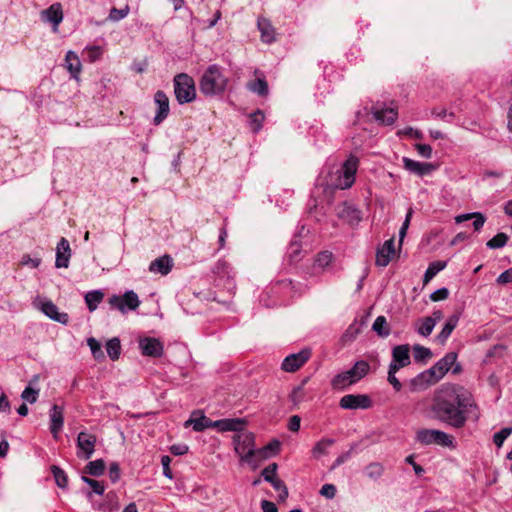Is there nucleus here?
Returning <instances> with one entry per match:
<instances>
[{
  "label": "nucleus",
  "mask_w": 512,
  "mask_h": 512,
  "mask_svg": "<svg viewBox=\"0 0 512 512\" xmlns=\"http://www.w3.org/2000/svg\"><path fill=\"white\" fill-rule=\"evenodd\" d=\"M477 410L471 392L456 384L442 385L437 389L430 406L433 419L454 429L463 428L471 414L477 419Z\"/></svg>",
  "instance_id": "obj_1"
},
{
  "label": "nucleus",
  "mask_w": 512,
  "mask_h": 512,
  "mask_svg": "<svg viewBox=\"0 0 512 512\" xmlns=\"http://www.w3.org/2000/svg\"><path fill=\"white\" fill-rule=\"evenodd\" d=\"M228 83L229 79L224 75L222 67L212 64L201 76L199 90L205 96H219L226 91Z\"/></svg>",
  "instance_id": "obj_2"
},
{
  "label": "nucleus",
  "mask_w": 512,
  "mask_h": 512,
  "mask_svg": "<svg viewBox=\"0 0 512 512\" xmlns=\"http://www.w3.org/2000/svg\"><path fill=\"white\" fill-rule=\"evenodd\" d=\"M370 371V365L364 360L355 362L348 371L339 373L331 380V386L335 390H343L364 378Z\"/></svg>",
  "instance_id": "obj_3"
},
{
  "label": "nucleus",
  "mask_w": 512,
  "mask_h": 512,
  "mask_svg": "<svg viewBox=\"0 0 512 512\" xmlns=\"http://www.w3.org/2000/svg\"><path fill=\"white\" fill-rule=\"evenodd\" d=\"M174 94L179 104L190 103L196 98L195 82L186 73L177 74L173 80Z\"/></svg>",
  "instance_id": "obj_4"
},
{
  "label": "nucleus",
  "mask_w": 512,
  "mask_h": 512,
  "mask_svg": "<svg viewBox=\"0 0 512 512\" xmlns=\"http://www.w3.org/2000/svg\"><path fill=\"white\" fill-rule=\"evenodd\" d=\"M416 441L423 445L436 444L442 447H454V437L437 429H420L416 432Z\"/></svg>",
  "instance_id": "obj_5"
},
{
  "label": "nucleus",
  "mask_w": 512,
  "mask_h": 512,
  "mask_svg": "<svg viewBox=\"0 0 512 512\" xmlns=\"http://www.w3.org/2000/svg\"><path fill=\"white\" fill-rule=\"evenodd\" d=\"M255 437L252 432H239L233 436V444L235 452L244 462H250L252 457L257 454L254 449Z\"/></svg>",
  "instance_id": "obj_6"
},
{
  "label": "nucleus",
  "mask_w": 512,
  "mask_h": 512,
  "mask_svg": "<svg viewBox=\"0 0 512 512\" xmlns=\"http://www.w3.org/2000/svg\"><path fill=\"white\" fill-rule=\"evenodd\" d=\"M109 304L112 308L125 314L128 310H136L140 305V300L133 290H128L122 296L112 295L109 298Z\"/></svg>",
  "instance_id": "obj_7"
},
{
  "label": "nucleus",
  "mask_w": 512,
  "mask_h": 512,
  "mask_svg": "<svg viewBox=\"0 0 512 512\" xmlns=\"http://www.w3.org/2000/svg\"><path fill=\"white\" fill-rule=\"evenodd\" d=\"M339 406L346 410H366L373 406V401L367 394H346L340 399Z\"/></svg>",
  "instance_id": "obj_8"
},
{
  "label": "nucleus",
  "mask_w": 512,
  "mask_h": 512,
  "mask_svg": "<svg viewBox=\"0 0 512 512\" xmlns=\"http://www.w3.org/2000/svg\"><path fill=\"white\" fill-rule=\"evenodd\" d=\"M97 437L94 434L81 431L77 436V457L80 459L88 460L92 457L95 451Z\"/></svg>",
  "instance_id": "obj_9"
},
{
  "label": "nucleus",
  "mask_w": 512,
  "mask_h": 512,
  "mask_svg": "<svg viewBox=\"0 0 512 512\" xmlns=\"http://www.w3.org/2000/svg\"><path fill=\"white\" fill-rule=\"evenodd\" d=\"M310 357L311 350L309 348H304L298 353L286 356L281 364V368L286 372H296L310 359Z\"/></svg>",
  "instance_id": "obj_10"
},
{
  "label": "nucleus",
  "mask_w": 512,
  "mask_h": 512,
  "mask_svg": "<svg viewBox=\"0 0 512 512\" xmlns=\"http://www.w3.org/2000/svg\"><path fill=\"white\" fill-rule=\"evenodd\" d=\"M457 360L455 352L447 353L443 358L438 360L428 371H432V381L436 383L451 369Z\"/></svg>",
  "instance_id": "obj_11"
},
{
  "label": "nucleus",
  "mask_w": 512,
  "mask_h": 512,
  "mask_svg": "<svg viewBox=\"0 0 512 512\" xmlns=\"http://www.w3.org/2000/svg\"><path fill=\"white\" fill-rule=\"evenodd\" d=\"M337 216L349 225H357L362 219V212L354 205L343 202L336 206Z\"/></svg>",
  "instance_id": "obj_12"
},
{
  "label": "nucleus",
  "mask_w": 512,
  "mask_h": 512,
  "mask_svg": "<svg viewBox=\"0 0 512 512\" xmlns=\"http://www.w3.org/2000/svg\"><path fill=\"white\" fill-rule=\"evenodd\" d=\"M154 103L157 106L156 114L153 118L155 126L160 125L169 115V98L162 90H158L154 94Z\"/></svg>",
  "instance_id": "obj_13"
},
{
  "label": "nucleus",
  "mask_w": 512,
  "mask_h": 512,
  "mask_svg": "<svg viewBox=\"0 0 512 512\" xmlns=\"http://www.w3.org/2000/svg\"><path fill=\"white\" fill-rule=\"evenodd\" d=\"M139 348L142 355L159 358L164 353L163 343L154 337H143L139 340Z\"/></svg>",
  "instance_id": "obj_14"
},
{
  "label": "nucleus",
  "mask_w": 512,
  "mask_h": 512,
  "mask_svg": "<svg viewBox=\"0 0 512 512\" xmlns=\"http://www.w3.org/2000/svg\"><path fill=\"white\" fill-rule=\"evenodd\" d=\"M357 167L358 159L355 157H350L343 163L341 167L343 180L339 185L341 189H348L353 185V183L355 182Z\"/></svg>",
  "instance_id": "obj_15"
},
{
  "label": "nucleus",
  "mask_w": 512,
  "mask_h": 512,
  "mask_svg": "<svg viewBox=\"0 0 512 512\" xmlns=\"http://www.w3.org/2000/svg\"><path fill=\"white\" fill-rule=\"evenodd\" d=\"M50 415V432L55 439L58 438L59 432L64 425V408L54 404L49 412Z\"/></svg>",
  "instance_id": "obj_16"
},
{
  "label": "nucleus",
  "mask_w": 512,
  "mask_h": 512,
  "mask_svg": "<svg viewBox=\"0 0 512 512\" xmlns=\"http://www.w3.org/2000/svg\"><path fill=\"white\" fill-rule=\"evenodd\" d=\"M394 253V238H390L377 249L375 264L379 267H386L390 263L391 257L394 255Z\"/></svg>",
  "instance_id": "obj_17"
},
{
  "label": "nucleus",
  "mask_w": 512,
  "mask_h": 512,
  "mask_svg": "<svg viewBox=\"0 0 512 512\" xmlns=\"http://www.w3.org/2000/svg\"><path fill=\"white\" fill-rule=\"evenodd\" d=\"M402 161L404 168L417 176L428 175L435 169L432 163H422L408 157H403Z\"/></svg>",
  "instance_id": "obj_18"
},
{
  "label": "nucleus",
  "mask_w": 512,
  "mask_h": 512,
  "mask_svg": "<svg viewBox=\"0 0 512 512\" xmlns=\"http://www.w3.org/2000/svg\"><path fill=\"white\" fill-rule=\"evenodd\" d=\"M371 113L374 119L380 124L392 125L398 116V113L393 108H384L379 105H375L371 108Z\"/></svg>",
  "instance_id": "obj_19"
},
{
  "label": "nucleus",
  "mask_w": 512,
  "mask_h": 512,
  "mask_svg": "<svg viewBox=\"0 0 512 512\" xmlns=\"http://www.w3.org/2000/svg\"><path fill=\"white\" fill-rule=\"evenodd\" d=\"M71 257V249L69 241L62 237L57 244L56 248V261L55 266L57 268H67Z\"/></svg>",
  "instance_id": "obj_20"
},
{
  "label": "nucleus",
  "mask_w": 512,
  "mask_h": 512,
  "mask_svg": "<svg viewBox=\"0 0 512 512\" xmlns=\"http://www.w3.org/2000/svg\"><path fill=\"white\" fill-rule=\"evenodd\" d=\"M247 421L243 418H224L220 420H216L217 430L219 432H239L244 430Z\"/></svg>",
  "instance_id": "obj_21"
},
{
  "label": "nucleus",
  "mask_w": 512,
  "mask_h": 512,
  "mask_svg": "<svg viewBox=\"0 0 512 512\" xmlns=\"http://www.w3.org/2000/svg\"><path fill=\"white\" fill-rule=\"evenodd\" d=\"M42 19L50 22L54 26V30L57 29L58 25L63 21V9L60 3H54L47 9L43 10Z\"/></svg>",
  "instance_id": "obj_22"
},
{
  "label": "nucleus",
  "mask_w": 512,
  "mask_h": 512,
  "mask_svg": "<svg viewBox=\"0 0 512 512\" xmlns=\"http://www.w3.org/2000/svg\"><path fill=\"white\" fill-rule=\"evenodd\" d=\"M41 311L50 319L61 324H67L69 316L67 313H60L58 307L50 300H46L41 304Z\"/></svg>",
  "instance_id": "obj_23"
},
{
  "label": "nucleus",
  "mask_w": 512,
  "mask_h": 512,
  "mask_svg": "<svg viewBox=\"0 0 512 512\" xmlns=\"http://www.w3.org/2000/svg\"><path fill=\"white\" fill-rule=\"evenodd\" d=\"M257 26L261 33L262 42L271 44L276 40V30L269 19L259 17L257 20Z\"/></svg>",
  "instance_id": "obj_24"
},
{
  "label": "nucleus",
  "mask_w": 512,
  "mask_h": 512,
  "mask_svg": "<svg viewBox=\"0 0 512 512\" xmlns=\"http://www.w3.org/2000/svg\"><path fill=\"white\" fill-rule=\"evenodd\" d=\"M173 267L172 258L165 254L153 260L149 265V271L153 273H159L161 275H167Z\"/></svg>",
  "instance_id": "obj_25"
},
{
  "label": "nucleus",
  "mask_w": 512,
  "mask_h": 512,
  "mask_svg": "<svg viewBox=\"0 0 512 512\" xmlns=\"http://www.w3.org/2000/svg\"><path fill=\"white\" fill-rule=\"evenodd\" d=\"M392 360L402 367L411 363L410 348L408 344L397 345L392 349Z\"/></svg>",
  "instance_id": "obj_26"
},
{
  "label": "nucleus",
  "mask_w": 512,
  "mask_h": 512,
  "mask_svg": "<svg viewBox=\"0 0 512 512\" xmlns=\"http://www.w3.org/2000/svg\"><path fill=\"white\" fill-rule=\"evenodd\" d=\"M192 425L193 430L196 432H202L207 428H215L217 429L216 420L213 421L210 418L206 417L204 414H201L198 418H189L185 422V427Z\"/></svg>",
  "instance_id": "obj_27"
},
{
  "label": "nucleus",
  "mask_w": 512,
  "mask_h": 512,
  "mask_svg": "<svg viewBox=\"0 0 512 512\" xmlns=\"http://www.w3.org/2000/svg\"><path fill=\"white\" fill-rule=\"evenodd\" d=\"M459 322V316L456 314L451 315L445 322L444 327L437 335V340L440 344H444L450 337L453 330L456 328Z\"/></svg>",
  "instance_id": "obj_28"
},
{
  "label": "nucleus",
  "mask_w": 512,
  "mask_h": 512,
  "mask_svg": "<svg viewBox=\"0 0 512 512\" xmlns=\"http://www.w3.org/2000/svg\"><path fill=\"white\" fill-rule=\"evenodd\" d=\"M65 63L66 68L70 72L71 76L77 79L82 68L78 55L73 51H68L66 53Z\"/></svg>",
  "instance_id": "obj_29"
},
{
  "label": "nucleus",
  "mask_w": 512,
  "mask_h": 512,
  "mask_svg": "<svg viewBox=\"0 0 512 512\" xmlns=\"http://www.w3.org/2000/svg\"><path fill=\"white\" fill-rule=\"evenodd\" d=\"M432 371L425 370L419 373L416 377L411 380V385L415 390H423L428 386L433 385L436 381H432Z\"/></svg>",
  "instance_id": "obj_30"
},
{
  "label": "nucleus",
  "mask_w": 512,
  "mask_h": 512,
  "mask_svg": "<svg viewBox=\"0 0 512 512\" xmlns=\"http://www.w3.org/2000/svg\"><path fill=\"white\" fill-rule=\"evenodd\" d=\"M335 443L332 438H323L319 440L312 448V455L314 458L319 459L321 456L328 454V449Z\"/></svg>",
  "instance_id": "obj_31"
},
{
  "label": "nucleus",
  "mask_w": 512,
  "mask_h": 512,
  "mask_svg": "<svg viewBox=\"0 0 512 512\" xmlns=\"http://www.w3.org/2000/svg\"><path fill=\"white\" fill-rule=\"evenodd\" d=\"M447 265L446 261H434L431 262L426 269L423 277V283L427 284L430 282L440 271H442Z\"/></svg>",
  "instance_id": "obj_32"
},
{
  "label": "nucleus",
  "mask_w": 512,
  "mask_h": 512,
  "mask_svg": "<svg viewBox=\"0 0 512 512\" xmlns=\"http://www.w3.org/2000/svg\"><path fill=\"white\" fill-rule=\"evenodd\" d=\"M281 442L277 439L271 440L267 445L257 450V454L263 459L269 458L279 453Z\"/></svg>",
  "instance_id": "obj_33"
},
{
  "label": "nucleus",
  "mask_w": 512,
  "mask_h": 512,
  "mask_svg": "<svg viewBox=\"0 0 512 512\" xmlns=\"http://www.w3.org/2000/svg\"><path fill=\"white\" fill-rule=\"evenodd\" d=\"M84 472L94 477L102 476L105 472V462L103 459L90 461L84 468Z\"/></svg>",
  "instance_id": "obj_34"
},
{
  "label": "nucleus",
  "mask_w": 512,
  "mask_h": 512,
  "mask_svg": "<svg viewBox=\"0 0 512 512\" xmlns=\"http://www.w3.org/2000/svg\"><path fill=\"white\" fill-rule=\"evenodd\" d=\"M104 293L100 290L90 291L85 295V302L89 311L96 310L97 306L103 300Z\"/></svg>",
  "instance_id": "obj_35"
},
{
  "label": "nucleus",
  "mask_w": 512,
  "mask_h": 512,
  "mask_svg": "<svg viewBox=\"0 0 512 512\" xmlns=\"http://www.w3.org/2000/svg\"><path fill=\"white\" fill-rule=\"evenodd\" d=\"M106 351L112 361L118 360L121 354V343L119 338L114 337L107 341Z\"/></svg>",
  "instance_id": "obj_36"
},
{
  "label": "nucleus",
  "mask_w": 512,
  "mask_h": 512,
  "mask_svg": "<svg viewBox=\"0 0 512 512\" xmlns=\"http://www.w3.org/2000/svg\"><path fill=\"white\" fill-rule=\"evenodd\" d=\"M250 91L258 94L259 96H267L269 92L268 83L264 78H258L248 84Z\"/></svg>",
  "instance_id": "obj_37"
},
{
  "label": "nucleus",
  "mask_w": 512,
  "mask_h": 512,
  "mask_svg": "<svg viewBox=\"0 0 512 512\" xmlns=\"http://www.w3.org/2000/svg\"><path fill=\"white\" fill-rule=\"evenodd\" d=\"M264 118V113L260 109L249 115V126L252 132L258 133L262 129Z\"/></svg>",
  "instance_id": "obj_38"
},
{
  "label": "nucleus",
  "mask_w": 512,
  "mask_h": 512,
  "mask_svg": "<svg viewBox=\"0 0 512 512\" xmlns=\"http://www.w3.org/2000/svg\"><path fill=\"white\" fill-rule=\"evenodd\" d=\"M364 472L368 478L376 481L383 475L384 467L379 462H372L365 467Z\"/></svg>",
  "instance_id": "obj_39"
},
{
  "label": "nucleus",
  "mask_w": 512,
  "mask_h": 512,
  "mask_svg": "<svg viewBox=\"0 0 512 512\" xmlns=\"http://www.w3.org/2000/svg\"><path fill=\"white\" fill-rule=\"evenodd\" d=\"M50 469L57 486L62 489L66 488L68 485V476L66 472L56 465H52Z\"/></svg>",
  "instance_id": "obj_40"
},
{
  "label": "nucleus",
  "mask_w": 512,
  "mask_h": 512,
  "mask_svg": "<svg viewBox=\"0 0 512 512\" xmlns=\"http://www.w3.org/2000/svg\"><path fill=\"white\" fill-rule=\"evenodd\" d=\"M269 483L279 492L278 500L284 502L289 496L288 488L284 481L278 477H274Z\"/></svg>",
  "instance_id": "obj_41"
},
{
  "label": "nucleus",
  "mask_w": 512,
  "mask_h": 512,
  "mask_svg": "<svg viewBox=\"0 0 512 512\" xmlns=\"http://www.w3.org/2000/svg\"><path fill=\"white\" fill-rule=\"evenodd\" d=\"M372 329L381 337H387L390 334V329L384 316H378L375 319Z\"/></svg>",
  "instance_id": "obj_42"
},
{
  "label": "nucleus",
  "mask_w": 512,
  "mask_h": 512,
  "mask_svg": "<svg viewBox=\"0 0 512 512\" xmlns=\"http://www.w3.org/2000/svg\"><path fill=\"white\" fill-rule=\"evenodd\" d=\"M432 351L422 345L416 344L413 347V356L416 362H426L432 357Z\"/></svg>",
  "instance_id": "obj_43"
},
{
  "label": "nucleus",
  "mask_w": 512,
  "mask_h": 512,
  "mask_svg": "<svg viewBox=\"0 0 512 512\" xmlns=\"http://www.w3.org/2000/svg\"><path fill=\"white\" fill-rule=\"evenodd\" d=\"M119 508L118 498L115 493L110 492L106 495L105 501L99 505V510L104 512L113 511Z\"/></svg>",
  "instance_id": "obj_44"
},
{
  "label": "nucleus",
  "mask_w": 512,
  "mask_h": 512,
  "mask_svg": "<svg viewBox=\"0 0 512 512\" xmlns=\"http://www.w3.org/2000/svg\"><path fill=\"white\" fill-rule=\"evenodd\" d=\"M508 240L509 237L506 233L499 232L486 243V246L489 249H499L504 247L507 244Z\"/></svg>",
  "instance_id": "obj_45"
},
{
  "label": "nucleus",
  "mask_w": 512,
  "mask_h": 512,
  "mask_svg": "<svg viewBox=\"0 0 512 512\" xmlns=\"http://www.w3.org/2000/svg\"><path fill=\"white\" fill-rule=\"evenodd\" d=\"M332 260H333L332 252L327 251V250L321 251L317 254V256L315 258L314 266L317 268L324 269L330 265Z\"/></svg>",
  "instance_id": "obj_46"
},
{
  "label": "nucleus",
  "mask_w": 512,
  "mask_h": 512,
  "mask_svg": "<svg viewBox=\"0 0 512 512\" xmlns=\"http://www.w3.org/2000/svg\"><path fill=\"white\" fill-rule=\"evenodd\" d=\"M420 322L421 324L417 328V332L424 337L429 336L435 327V319L432 317H425L421 319Z\"/></svg>",
  "instance_id": "obj_47"
},
{
  "label": "nucleus",
  "mask_w": 512,
  "mask_h": 512,
  "mask_svg": "<svg viewBox=\"0 0 512 512\" xmlns=\"http://www.w3.org/2000/svg\"><path fill=\"white\" fill-rule=\"evenodd\" d=\"M307 382L308 378L303 379L302 383L292 390L290 394V400L294 405H298L300 402L304 400V386Z\"/></svg>",
  "instance_id": "obj_48"
},
{
  "label": "nucleus",
  "mask_w": 512,
  "mask_h": 512,
  "mask_svg": "<svg viewBox=\"0 0 512 512\" xmlns=\"http://www.w3.org/2000/svg\"><path fill=\"white\" fill-rule=\"evenodd\" d=\"M87 345L89 346L91 353L96 360L104 359V353L98 340L90 337L87 339Z\"/></svg>",
  "instance_id": "obj_49"
},
{
  "label": "nucleus",
  "mask_w": 512,
  "mask_h": 512,
  "mask_svg": "<svg viewBox=\"0 0 512 512\" xmlns=\"http://www.w3.org/2000/svg\"><path fill=\"white\" fill-rule=\"evenodd\" d=\"M512 434V427H504L493 435V442L497 447H501L504 441Z\"/></svg>",
  "instance_id": "obj_50"
},
{
  "label": "nucleus",
  "mask_w": 512,
  "mask_h": 512,
  "mask_svg": "<svg viewBox=\"0 0 512 512\" xmlns=\"http://www.w3.org/2000/svg\"><path fill=\"white\" fill-rule=\"evenodd\" d=\"M129 13V6L126 5L124 8L118 9L113 7L110 10L108 19L113 22H117L125 18Z\"/></svg>",
  "instance_id": "obj_51"
},
{
  "label": "nucleus",
  "mask_w": 512,
  "mask_h": 512,
  "mask_svg": "<svg viewBox=\"0 0 512 512\" xmlns=\"http://www.w3.org/2000/svg\"><path fill=\"white\" fill-rule=\"evenodd\" d=\"M277 470H278V464L273 462V463H270L268 466H266L262 471H261V476L263 477V479L266 481V482H270L274 477H277L276 474H277Z\"/></svg>",
  "instance_id": "obj_52"
},
{
  "label": "nucleus",
  "mask_w": 512,
  "mask_h": 512,
  "mask_svg": "<svg viewBox=\"0 0 512 512\" xmlns=\"http://www.w3.org/2000/svg\"><path fill=\"white\" fill-rule=\"evenodd\" d=\"M81 479L84 483H86L87 485H89L92 488L94 493H96L98 495H102L104 493L105 487L101 482H99L95 479L89 478L87 476H82Z\"/></svg>",
  "instance_id": "obj_53"
},
{
  "label": "nucleus",
  "mask_w": 512,
  "mask_h": 512,
  "mask_svg": "<svg viewBox=\"0 0 512 512\" xmlns=\"http://www.w3.org/2000/svg\"><path fill=\"white\" fill-rule=\"evenodd\" d=\"M38 393L39 391L30 387V386H27L24 391L22 392L21 394V398L24 400V401H27L28 403L30 404H33L37 401V398H38Z\"/></svg>",
  "instance_id": "obj_54"
},
{
  "label": "nucleus",
  "mask_w": 512,
  "mask_h": 512,
  "mask_svg": "<svg viewBox=\"0 0 512 512\" xmlns=\"http://www.w3.org/2000/svg\"><path fill=\"white\" fill-rule=\"evenodd\" d=\"M413 209L410 207L406 213V216H405V220L404 222L402 223V226L399 230V238H400V243L402 242V240L404 239L405 235H406V232H407V229L409 228V225H410V221H411V218H412V215H413Z\"/></svg>",
  "instance_id": "obj_55"
},
{
  "label": "nucleus",
  "mask_w": 512,
  "mask_h": 512,
  "mask_svg": "<svg viewBox=\"0 0 512 512\" xmlns=\"http://www.w3.org/2000/svg\"><path fill=\"white\" fill-rule=\"evenodd\" d=\"M288 254L291 261H298L300 259L301 249L297 241H292L290 243Z\"/></svg>",
  "instance_id": "obj_56"
},
{
  "label": "nucleus",
  "mask_w": 512,
  "mask_h": 512,
  "mask_svg": "<svg viewBox=\"0 0 512 512\" xmlns=\"http://www.w3.org/2000/svg\"><path fill=\"white\" fill-rule=\"evenodd\" d=\"M20 264L31 268H38L41 264V258H32L29 254H24L21 258Z\"/></svg>",
  "instance_id": "obj_57"
},
{
  "label": "nucleus",
  "mask_w": 512,
  "mask_h": 512,
  "mask_svg": "<svg viewBox=\"0 0 512 512\" xmlns=\"http://www.w3.org/2000/svg\"><path fill=\"white\" fill-rule=\"evenodd\" d=\"M449 296V290L446 287L439 288L430 294V299L433 302L445 300Z\"/></svg>",
  "instance_id": "obj_58"
},
{
  "label": "nucleus",
  "mask_w": 512,
  "mask_h": 512,
  "mask_svg": "<svg viewBox=\"0 0 512 512\" xmlns=\"http://www.w3.org/2000/svg\"><path fill=\"white\" fill-rule=\"evenodd\" d=\"M415 149L418 154L426 159H430L432 157V147L429 144H415Z\"/></svg>",
  "instance_id": "obj_59"
},
{
  "label": "nucleus",
  "mask_w": 512,
  "mask_h": 512,
  "mask_svg": "<svg viewBox=\"0 0 512 512\" xmlns=\"http://www.w3.org/2000/svg\"><path fill=\"white\" fill-rule=\"evenodd\" d=\"M336 487L333 484H324L320 489V495L327 499H333L336 495Z\"/></svg>",
  "instance_id": "obj_60"
},
{
  "label": "nucleus",
  "mask_w": 512,
  "mask_h": 512,
  "mask_svg": "<svg viewBox=\"0 0 512 512\" xmlns=\"http://www.w3.org/2000/svg\"><path fill=\"white\" fill-rule=\"evenodd\" d=\"M171 458L168 455H163L161 457V464L163 467V475L168 479L173 478V473L170 468Z\"/></svg>",
  "instance_id": "obj_61"
},
{
  "label": "nucleus",
  "mask_w": 512,
  "mask_h": 512,
  "mask_svg": "<svg viewBox=\"0 0 512 512\" xmlns=\"http://www.w3.org/2000/svg\"><path fill=\"white\" fill-rule=\"evenodd\" d=\"M497 284L506 285L512 283V267L502 272L496 279Z\"/></svg>",
  "instance_id": "obj_62"
},
{
  "label": "nucleus",
  "mask_w": 512,
  "mask_h": 512,
  "mask_svg": "<svg viewBox=\"0 0 512 512\" xmlns=\"http://www.w3.org/2000/svg\"><path fill=\"white\" fill-rule=\"evenodd\" d=\"M109 478L113 483L120 479V466L117 462H112L109 466Z\"/></svg>",
  "instance_id": "obj_63"
},
{
  "label": "nucleus",
  "mask_w": 512,
  "mask_h": 512,
  "mask_svg": "<svg viewBox=\"0 0 512 512\" xmlns=\"http://www.w3.org/2000/svg\"><path fill=\"white\" fill-rule=\"evenodd\" d=\"M476 215H473L472 219H474L473 221V228L475 231H480L486 221V218L485 216L480 213V212H475Z\"/></svg>",
  "instance_id": "obj_64"
}]
</instances>
